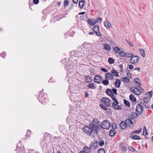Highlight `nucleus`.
Returning a JSON list of instances; mask_svg holds the SVG:
<instances>
[{
    "label": "nucleus",
    "mask_w": 153,
    "mask_h": 153,
    "mask_svg": "<svg viewBox=\"0 0 153 153\" xmlns=\"http://www.w3.org/2000/svg\"><path fill=\"white\" fill-rule=\"evenodd\" d=\"M100 121L97 119H94L92 121V123L90 124V126L92 128H98L101 127L99 124Z\"/></svg>",
    "instance_id": "obj_1"
},
{
    "label": "nucleus",
    "mask_w": 153,
    "mask_h": 153,
    "mask_svg": "<svg viewBox=\"0 0 153 153\" xmlns=\"http://www.w3.org/2000/svg\"><path fill=\"white\" fill-rule=\"evenodd\" d=\"M111 126L110 123L107 120H104L102 122V124L100 125L101 128L105 129H108Z\"/></svg>",
    "instance_id": "obj_2"
},
{
    "label": "nucleus",
    "mask_w": 153,
    "mask_h": 153,
    "mask_svg": "<svg viewBox=\"0 0 153 153\" xmlns=\"http://www.w3.org/2000/svg\"><path fill=\"white\" fill-rule=\"evenodd\" d=\"M83 129L85 133L88 136H90L93 132L92 128L88 126H85Z\"/></svg>",
    "instance_id": "obj_3"
},
{
    "label": "nucleus",
    "mask_w": 153,
    "mask_h": 153,
    "mask_svg": "<svg viewBox=\"0 0 153 153\" xmlns=\"http://www.w3.org/2000/svg\"><path fill=\"white\" fill-rule=\"evenodd\" d=\"M130 57H131L130 61V62L131 64L137 63L139 59V56H137L131 55L127 56V58Z\"/></svg>",
    "instance_id": "obj_4"
},
{
    "label": "nucleus",
    "mask_w": 153,
    "mask_h": 153,
    "mask_svg": "<svg viewBox=\"0 0 153 153\" xmlns=\"http://www.w3.org/2000/svg\"><path fill=\"white\" fill-rule=\"evenodd\" d=\"M143 111V109L142 106L140 105L137 104L136 108V112L139 115H140L142 114Z\"/></svg>",
    "instance_id": "obj_5"
},
{
    "label": "nucleus",
    "mask_w": 153,
    "mask_h": 153,
    "mask_svg": "<svg viewBox=\"0 0 153 153\" xmlns=\"http://www.w3.org/2000/svg\"><path fill=\"white\" fill-rule=\"evenodd\" d=\"M99 26L97 25H94L93 27L94 31L96 33V35L100 37L101 36V34L100 32Z\"/></svg>",
    "instance_id": "obj_6"
},
{
    "label": "nucleus",
    "mask_w": 153,
    "mask_h": 153,
    "mask_svg": "<svg viewBox=\"0 0 153 153\" xmlns=\"http://www.w3.org/2000/svg\"><path fill=\"white\" fill-rule=\"evenodd\" d=\"M97 146V142L96 140L92 142L90 145V148L92 150L96 149Z\"/></svg>",
    "instance_id": "obj_7"
},
{
    "label": "nucleus",
    "mask_w": 153,
    "mask_h": 153,
    "mask_svg": "<svg viewBox=\"0 0 153 153\" xmlns=\"http://www.w3.org/2000/svg\"><path fill=\"white\" fill-rule=\"evenodd\" d=\"M102 77L99 75H96L95 76L94 80L95 82L99 84L100 83V82L102 80Z\"/></svg>",
    "instance_id": "obj_8"
},
{
    "label": "nucleus",
    "mask_w": 153,
    "mask_h": 153,
    "mask_svg": "<svg viewBox=\"0 0 153 153\" xmlns=\"http://www.w3.org/2000/svg\"><path fill=\"white\" fill-rule=\"evenodd\" d=\"M134 87H131L130 88V89L131 92L137 95H140L141 94V92L140 91H138L133 89Z\"/></svg>",
    "instance_id": "obj_9"
},
{
    "label": "nucleus",
    "mask_w": 153,
    "mask_h": 153,
    "mask_svg": "<svg viewBox=\"0 0 153 153\" xmlns=\"http://www.w3.org/2000/svg\"><path fill=\"white\" fill-rule=\"evenodd\" d=\"M125 122L127 123V124L128 126L130 128H133L134 126V125L131 120L129 119H127L125 120Z\"/></svg>",
    "instance_id": "obj_10"
},
{
    "label": "nucleus",
    "mask_w": 153,
    "mask_h": 153,
    "mask_svg": "<svg viewBox=\"0 0 153 153\" xmlns=\"http://www.w3.org/2000/svg\"><path fill=\"white\" fill-rule=\"evenodd\" d=\"M88 23L91 25H93L98 22V20L90 19H88L87 21Z\"/></svg>",
    "instance_id": "obj_11"
},
{
    "label": "nucleus",
    "mask_w": 153,
    "mask_h": 153,
    "mask_svg": "<svg viewBox=\"0 0 153 153\" xmlns=\"http://www.w3.org/2000/svg\"><path fill=\"white\" fill-rule=\"evenodd\" d=\"M105 78L108 79H114L113 75L110 73H106L105 75Z\"/></svg>",
    "instance_id": "obj_12"
},
{
    "label": "nucleus",
    "mask_w": 153,
    "mask_h": 153,
    "mask_svg": "<svg viewBox=\"0 0 153 153\" xmlns=\"http://www.w3.org/2000/svg\"><path fill=\"white\" fill-rule=\"evenodd\" d=\"M120 126L121 129H125L126 128L127 126V123H126L125 121L124 122L122 121L120 124Z\"/></svg>",
    "instance_id": "obj_13"
},
{
    "label": "nucleus",
    "mask_w": 153,
    "mask_h": 153,
    "mask_svg": "<svg viewBox=\"0 0 153 153\" xmlns=\"http://www.w3.org/2000/svg\"><path fill=\"white\" fill-rule=\"evenodd\" d=\"M91 149L89 147L85 146L82 149V151L85 152V153H91Z\"/></svg>",
    "instance_id": "obj_14"
},
{
    "label": "nucleus",
    "mask_w": 153,
    "mask_h": 153,
    "mask_svg": "<svg viewBox=\"0 0 153 153\" xmlns=\"http://www.w3.org/2000/svg\"><path fill=\"white\" fill-rule=\"evenodd\" d=\"M121 84L120 80L119 79H116L114 83V85L115 87L117 88H119Z\"/></svg>",
    "instance_id": "obj_15"
},
{
    "label": "nucleus",
    "mask_w": 153,
    "mask_h": 153,
    "mask_svg": "<svg viewBox=\"0 0 153 153\" xmlns=\"http://www.w3.org/2000/svg\"><path fill=\"white\" fill-rule=\"evenodd\" d=\"M106 93L108 96L111 97L112 95H114L112 90L110 88H107L106 91Z\"/></svg>",
    "instance_id": "obj_16"
},
{
    "label": "nucleus",
    "mask_w": 153,
    "mask_h": 153,
    "mask_svg": "<svg viewBox=\"0 0 153 153\" xmlns=\"http://www.w3.org/2000/svg\"><path fill=\"white\" fill-rule=\"evenodd\" d=\"M95 85L94 83H90L87 85V87L91 89H95L97 88Z\"/></svg>",
    "instance_id": "obj_17"
},
{
    "label": "nucleus",
    "mask_w": 153,
    "mask_h": 153,
    "mask_svg": "<svg viewBox=\"0 0 153 153\" xmlns=\"http://www.w3.org/2000/svg\"><path fill=\"white\" fill-rule=\"evenodd\" d=\"M112 107L114 108L116 110H119L122 109V108L119 106L118 105H117L114 102H113L112 103Z\"/></svg>",
    "instance_id": "obj_18"
},
{
    "label": "nucleus",
    "mask_w": 153,
    "mask_h": 153,
    "mask_svg": "<svg viewBox=\"0 0 153 153\" xmlns=\"http://www.w3.org/2000/svg\"><path fill=\"white\" fill-rule=\"evenodd\" d=\"M130 137L132 139L136 140H138L140 139V137L137 135H134L132 133H131L130 134Z\"/></svg>",
    "instance_id": "obj_19"
},
{
    "label": "nucleus",
    "mask_w": 153,
    "mask_h": 153,
    "mask_svg": "<svg viewBox=\"0 0 153 153\" xmlns=\"http://www.w3.org/2000/svg\"><path fill=\"white\" fill-rule=\"evenodd\" d=\"M108 100V98L104 97L100 101L102 103V104H103L105 105H106L107 100Z\"/></svg>",
    "instance_id": "obj_20"
},
{
    "label": "nucleus",
    "mask_w": 153,
    "mask_h": 153,
    "mask_svg": "<svg viewBox=\"0 0 153 153\" xmlns=\"http://www.w3.org/2000/svg\"><path fill=\"white\" fill-rule=\"evenodd\" d=\"M129 99L133 102H135L136 101V98L133 94H131L129 97Z\"/></svg>",
    "instance_id": "obj_21"
},
{
    "label": "nucleus",
    "mask_w": 153,
    "mask_h": 153,
    "mask_svg": "<svg viewBox=\"0 0 153 153\" xmlns=\"http://www.w3.org/2000/svg\"><path fill=\"white\" fill-rule=\"evenodd\" d=\"M18 150V153H25V150L24 147H20Z\"/></svg>",
    "instance_id": "obj_22"
},
{
    "label": "nucleus",
    "mask_w": 153,
    "mask_h": 153,
    "mask_svg": "<svg viewBox=\"0 0 153 153\" xmlns=\"http://www.w3.org/2000/svg\"><path fill=\"white\" fill-rule=\"evenodd\" d=\"M139 51L142 56L143 57H145L146 55L144 50L142 48H140L139 49Z\"/></svg>",
    "instance_id": "obj_23"
},
{
    "label": "nucleus",
    "mask_w": 153,
    "mask_h": 153,
    "mask_svg": "<svg viewBox=\"0 0 153 153\" xmlns=\"http://www.w3.org/2000/svg\"><path fill=\"white\" fill-rule=\"evenodd\" d=\"M85 4V1L84 0L80 1L79 3V5L80 8H82Z\"/></svg>",
    "instance_id": "obj_24"
},
{
    "label": "nucleus",
    "mask_w": 153,
    "mask_h": 153,
    "mask_svg": "<svg viewBox=\"0 0 153 153\" xmlns=\"http://www.w3.org/2000/svg\"><path fill=\"white\" fill-rule=\"evenodd\" d=\"M111 72L116 77H118L119 75L118 72L114 69L111 70Z\"/></svg>",
    "instance_id": "obj_25"
},
{
    "label": "nucleus",
    "mask_w": 153,
    "mask_h": 153,
    "mask_svg": "<svg viewBox=\"0 0 153 153\" xmlns=\"http://www.w3.org/2000/svg\"><path fill=\"white\" fill-rule=\"evenodd\" d=\"M116 132L115 130H111L109 131V135L111 137H113L116 134Z\"/></svg>",
    "instance_id": "obj_26"
},
{
    "label": "nucleus",
    "mask_w": 153,
    "mask_h": 153,
    "mask_svg": "<svg viewBox=\"0 0 153 153\" xmlns=\"http://www.w3.org/2000/svg\"><path fill=\"white\" fill-rule=\"evenodd\" d=\"M121 79H123L122 81L123 82H126V83H128L129 82V79L127 76H126L125 77H123Z\"/></svg>",
    "instance_id": "obj_27"
},
{
    "label": "nucleus",
    "mask_w": 153,
    "mask_h": 153,
    "mask_svg": "<svg viewBox=\"0 0 153 153\" xmlns=\"http://www.w3.org/2000/svg\"><path fill=\"white\" fill-rule=\"evenodd\" d=\"M108 61L109 63L110 64L114 63L115 61L114 59L111 57L109 58H108Z\"/></svg>",
    "instance_id": "obj_28"
},
{
    "label": "nucleus",
    "mask_w": 153,
    "mask_h": 153,
    "mask_svg": "<svg viewBox=\"0 0 153 153\" xmlns=\"http://www.w3.org/2000/svg\"><path fill=\"white\" fill-rule=\"evenodd\" d=\"M104 25L107 28H110L111 27V24L108 22H106L105 21L104 22Z\"/></svg>",
    "instance_id": "obj_29"
},
{
    "label": "nucleus",
    "mask_w": 153,
    "mask_h": 153,
    "mask_svg": "<svg viewBox=\"0 0 153 153\" xmlns=\"http://www.w3.org/2000/svg\"><path fill=\"white\" fill-rule=\"evenodd\" d=\"M138 114L137 113L133 112L131 114V119H132L133 118H136L137 117ZM131 119V118H130Z\"/></svg>",
    "instance_id": "obj_30"
},
{
    "label": "nucleus",
    "mask_w": 153,
    "mask_h": 153,
    "mask_svg": "<svg viewBox=\"0 0 153 153\" xmlns=\"http://www.w3.org/2000/svg\"><path fill=\"white\" fill-rule=\"evenodd\" d=\"M104 48L105 49L110 51L111 50V48L109 45L108 44H105L104 46Z\"/></svg>",
    "instance_id": "obj_31"
},
{
    "label": "nucleus",
    "mask_w": 153,
    "mask_h": 153,
    "mask_svg": "<svg viewBox=\"0 0 153 153\" xmlns=\"http://www.w3.org/2000/svg\"><path fill=\"white\" fill-rule=\"evenodd\" d=\"M119 54L120 56L122 57H127V56H126V53L122 52L120 51L119 52Z\"/></svg>",
    "instance_id": "obj_32"
},
{
    "label": "nucleus",
    "mask_w": 153,
    "mask_h": 153,
    "mask_svg": "<svg viewBox=\"0 0 153 153\" xmlns=\"http://www.w3.org/2000/svg\"><path fill=\"white\" fill-rule=\"evenodd\" d=\"M113 50L114 52L116 53H117L120 51V48L116 46H115L114 47Z\"/></svg>",
    "instance_id": "obj_33"
},
{
    "label": "nucleus",
    "mask_w": 153,
    "mask_h": 153,
    "mask_svg": "<svg viewBox=\"0 0 153 153\" xmlns=\"http://www.w3.org/2000/svg\"><path fill=\"white\" fill-rule=\"evenodd\" d=\"M101 127H99L98 128H92L93 130H94L95 131V133L97 134H98L99 132V129L101 128Z\"/></svg>",
    "instance_id": "obj_34"
},
{
    "label": "nucleus",
    "mask_w": 153,
    "mask_h": 153,
    "mask_svg": "<svg viewBox=\"0 0 153 153\" xmlns=\"http://www.w3.org/2000/svg\"><path fill=\"white\" fill-rule=\"evenodd\" d=\"M130 151H132L133 152H135V153H137V151L134 149L133 147L131 146H129L128 147Z\"/></svg>",
    "instance_id": "obj_35"
},
{
    "label": "nucleus",
    "mask_w": 153,
    "mask_h": 153,
    "mask_svg": "<svg viewBox=\"0 0 153 153\" xmlns=\"http://www.w3.org/2000/svg\"><path fill=\"white\" fill-rule=\"evenodd\" d=\"M124 103L127 106L130 107V106L129 102L125 99L124 100Z\"/></svg>",
    "instance_id": "obj_36"
},
{
    "label": "nucleus",
    "mask_w": 153,
    "mask_h": 153,
    "mask_svg": "<svg viewBox=\"0 0 153 153\" xmlns=\"http://www.w3.org/2000/svg\"><path fill=\"white\" fill-rule=\"evenodd\" d=\"M149 99L148 97L144 98L143 99V101L146 104L149 101Z\"/></svg>",
    "instance_id": "obj_37"
},
{
    "label": "nucleus",
    "mask_w": 153,
    "mask_h": 153,
    "mask_svg": "<svg viewBox=\"0 0 153 153\" xmlns=\"http://www.w3.org/2000/svg\"><path fill=\"white\" fill-rule=\"evenodd\" d=\"M102 83L104 85H107L109 84V81L108 80H104L102 81Z\"/></svg>",
    "instance_id": "obj_38"
},
{
    "label": "nucleus",
    "mask_w": 153,
    "mask_h": 153,
    "mask_svg": "<svg viewBox=\"0 0 153 153\" xmlns=\"http://www.w3.org/2000/svg\"><path fill=\"white\" fill-rule=\"evenodd\" d=\"M138 87L139 88L137 87H134L133 88L137 91H140L141 92L142 90H143V89L140 86H139Z\"/></svg>",
    "instance_id": "obj_39"
},
{
    "label": "nucleus",
    "mask_w": 153,
    "mask_h": 153,
    "mask_svg": "<svg viewBox=\"0 0 153 153\" xmlns=\"http://www.w3.org/2000/svg\"><path fill=\"white\" fill-rule=\"evenodd\" d=\"M111 126L112 128L114 130L116 129L117 127V125L114 123L112 124Z\"/></svg>",
    "instance_id": "obj_40"
},
{
    "label": "nucleus",
    "mask_w": 153,
    "mask_h": 153,
    "mask_svg": "<svg viewBox=\"0 0 153 153\" xmlns=\"http://www.w3.org/2000/svg\"><path fill=\"white\" fill-rule=\"evenodd\" d=\"M69 1L68 0H65L64 2V6L66 7L68 5Z\"/></svg>",
    "instance_id": "obj_41"
},
{
    "label": "nucleus",
    "mask_w": 153,
    "mask_h": 153,
    "mask_svg": "<svg viewBox=\"0 0 153 153\" xmlns=\"http://www.w3.org/2000/svg\"><path fill=\"white\" fill-rule=\"evenodd\" d=\"M134 81L138 84L141 85L140 81V79L138 78H136L134 79Z\"/></svg>",
    "instance_id": "obj_42"
},
{
    "label": "nucleus",
    "mask_w": 153,
    "mask_h": 153,
    "mask_svg": "<svg viewBox=\"0 0 153 153\" xmlns=\"http://www.w3.org/2000/svg\"><path fill=\"white\" fill-rule=\"evenodd\" d=\"M141 131V130L140 129V130H137L136 131H132L131 132V133H132V134H138L140 133Z\"/></svg>",
    "instance_id": "obj_43"
},
{
    "label": "nucleus",
    "mask_w": 153,
    "mask_h": 153,
    "mask_svg": "<svg viewBox=\"0 0 153 153\" xmlns=\"http://www.w3.org/2000/svg\"><path fill=\"white\" fill-rule=\"evenodd\" d=\"M111 100H110L109 99L108 100H107V102L106 105H105V106L106 107H108L110 105V104L111 103Z\"/></svg>",
    "instance_id": "obj_44"
},
{
    "label": "nucleus",
    "mask_w": 153,
    "mask_h": 153,
    "mask_svg": "<svg viewBox=\"0 0 153 153\" xmlns=\"http://www.w3.org/2000/svg\"><path fill=\"white\" fill-rule=\"evenodd\" d=\"M139 105H141L143 107H144V106L146 108H150L149 106H147L145 105L143 102H140L139 104H138Z\"/></svg>",
    "instance_id": "obj_45"
},
{
    "label": "nucleus",
    "mask_w": 153,
    "mask_h": 153,
    "mask_svg": "<svg viewBox=\"0 0 153 153\" xmlns=\"http://www.w3.org/2000/svg\"><path fill=\"white\" fill-rule=\"evenodd\" d=\"M99 144L100 146H102L104 144V141L102 140H101L99 142Z\"/></svg>",
    "instance_id": "obj_46"
},
{
    "label": "nucleus",
    "mask_w": 153,
    "mask_h": 153,
    "mask_svg": "<svg viewBox=\"0 0 153 153\" xmlns=\"http://www.w3.org/2000/svg\"><path fill=\"white\" fill-rule=\"evenodd\" d=\"M130 70H128L127 71L126 75L127 76L130 78H131V75L130 73Z\"/></svg>",
    "instance_id": "obj_47"
},
{
    "label": "nucleus",
    "mask_w": 153,
    "mask_h": 153,
    "mask_svg": "<svg viewBox=\"0 0 153 153\" xmlns=\"http://www.w3.org/2000/svg\"><path fill=\"white\" fill-rule=\"evenodd\" d=\"M84 79L86 82L88 83H91V81H89V80L88 79V78L87 76H84Z\"/></svg>",
    "instance_id": "obj_48"
},
{
    "label": "nucleus",
    "mask_w": 153,
    "mask_h": 153,
    "mask_svg": "<svg viewBox=\"0 0 153 153\" xmlns=\"http://www.w3.org/2000/svg\"><path fill=\"white\" fill-rule=\"evenodd\" d=\"M98 153H105V151L104 149H100L98 151Z\"/></svg>",
    "instance_id": "obj_49"
},
{
    "label": "nucleus",
    "mask_w": 153,
    "mask_h": 153,
    "mask_svg": "<svg viewBox=\"0 0 153 153\" xmlns=\"http://www.w3.org/2000/svg\"><path fill=\"white\" fill-rule=\"evenodd\" d=\"M112 91L113 92V93H114L115 95L117 94V89L113 88L112 89Z\"/></svg>",
    "instance_id": "obj_50"
},
{
    "label": "nucleus",
    "mask_w": 153,
    "mask_h": 153,
    "mask_svg": "<svg viewBox=\"0 0 153 153\" xmlns=\"http://www.w3.org/2000/svg\"><path fill=\"white\" fill-rule=\"evenodd\" d=\"M27 133L26 136L27 137H30L31 134V131L30 130L27 131Z\"/></svg>",
    "instance_id": "obj_51"
},
{
    "label": "nucleus",
    "mask_w": 153,
    "mask_h": 153,
    "mask_svg": "<svg viewBox=\"0 0 153 153\" xmlns=\"http://www.w3.org/2000/svg\"><path fill=\"white\" fill-rule=\"evenodd\" d=\"M148 93L149 96L150 97V99L152 95V91H149Z\"/></svg>",
    "instance_id": "obj_52"
},
{
    "label": "nucleus",
    "mask_w": 153,
    "mask_h": 153,
    "mask_svg": "<svg viewBox=\"0 0 153 153\" xmlns=\"http://www.w3.org/2000/svg\"><path fill=\"white\" fill-rule=\"evenodd\" d=\"M107 112L109 114H111L112 112L111 109L110 108H108L107 109Z\"/></svg>",
    "instance_id": "obj_53"
},
{
    "label": "nucleus",
    "mask_w": 153,
    "mask_h": 153,
    "mask_svg": "<svg viewBox=\"0 0 153 153\" xmlns=\"http://www.w3.org/2000/svg\"><path fill=\"white\" fill-rule=\"evenodd\" d=\"M111 97L112 100L114 101V102L117 100L116 97H114V95H112V96H111Z\"/></svg>",
    "instance_id": "obj_54"
},
{
    "label": "nucleus",
    "mask_w": 153,
    "mask_h": 153,
    "mask_svg": "<svg viewBox=\"0 0 153 153\" xmlns=\"http://www.w3.org/2000/svg\"><path fill=\"white\" fill-rule=\"evenodd\" d=\"M101 70L103 72H106L108 71L107 69L105 68H101Z\"/></svg>",
    "instance_id": "obj_55"
},
{
    "label": "nucleus",
    "mask_w": 153,
    "mask_h": 153,
    "mask_svg": "<svg viewBox=\"0 0 153 153\" xmlns=\"http://www.w3.org/2000/svg\"><path fill=\"white\" fill-rule=\"evenodd\" d=\"M6 55V54L5 52H3L1 53V56L2 57H3L4 58V57Z\"/></svg>",
    "instance_id": "obj_56"
},
{
    "label": "nucleus",
    "mask_w": 153,
    "mask_h": 153,
    "mask_svg": "<svg viewBox=\"0 0 153 153\" xmlns=\"http://www.w3.org/2000/svg\"><path fill=\"white\" fill-rule=\"evenodd\" d=\"M39 0H33V3L35 4H37L39 3Z\"/></svg>",
    "instance_id": "obj_57"
},
{
    "label": "nucleus",
    "mask_w": 153,
    "mask_h": 153,
    "mask_svg": "<svg viewBox=\"0 0 153 153\" xmlns=\"http://www.w3.org/2000/svg\"><path fill=\"white\" fill-rule=\"evenodd\" d=\"M96 20H98V22H99L100 23H101L102 22V19L100 17H98Z\"/></svg>",
    "instance_id": "obj_58"
},
{
    "label": "nucleus",
    "mask_w": 153,
    "mask_h": 153,
    "mask_svg": "<svg viewBox=\"0 0 153 153\" xmlns=\"http://www.w3.org/2000/svg\"><path fill=\"white\" fill-rule=\"evenodd\" d=\"M119 67H120V69H121L120 72H122L123 71V65H122V64H120V65H119Z\"/></svg>",
    "instance_id": "obj_59"
},
{
    "label": "nucleus",
    "mask_w": 153,
    "mask_h": 153,
    "mask_svg": "<svg viewBox=\"0 0 153 153\" xmlns=\"http://www.w3.org/2000/svg\"><path fill=\"white\" fill-rule=\"evenodd\" d=\"M77 52H74V51H71L70 52V54H74V55H75V56H77L78 57V56H77L76 55V53Z\"/></svg>",
    "instance_id": "obj_60"
},
{
    "label": "nucleus",
    "mask_w": 153,
    "mask_h": 153,
    "mask_svg": "<svg viewBox=\"0 0 153 153\" xmlns=\"http://www.w3.org/2000/svg\"><path fill=\"white\" fill-rule=\"evenodd\" d=\"M87 77H88V79L89 80V81H91V82H92V81H93V79L91 78V76H87Z\"/></svg>",
    "instance_id": "obj_61"
},
{
    "label": "nucleus",
    "mask_w": 153,
    "mask_h": 153,
    "mask_svg": "<svg viewBox=\"0 0 153 153\" xmlns=\"http://www.w3.org/2000/svg\"><path fill=\"white\" fill-rule=\"evenodd\" d=\"M128 68L132 70L133 68V66L131 65H130L128 66Z\"/></svg>",
    "instance_id": "obj_62"
},
{
    "label": "nucleus",
    "mask_w": 153,
    "mask_h": 153,
    "mask_svg": "<svg viewBox=\"0 0 153 153\" xmlns=\"http://www.w3.org/2000/svg\"><path fill=\"white\" fill-rule=\"evenodd\" d=\"M100 107L103 109V108L105 107V106L104 105H103V104H100Z\"/></svg>",
    "instance_id": "obj_63"
},
{
    "label": "nucleus",
    "mask_w": 153,
    "mask_h": 153,
    "mask_svg": "<svg viewBox=\"0 0 153 153\" xmlns=\"http://www.w3.org/2000/svg\"><path fill=\"white\" fill-rule=\"evenodd\" d=\"M89 96V94L88 93V92H85V97H86V98H87V97H88Z\"/></svg>",
    "instance_id": "obj_64"
}]
</instances>
